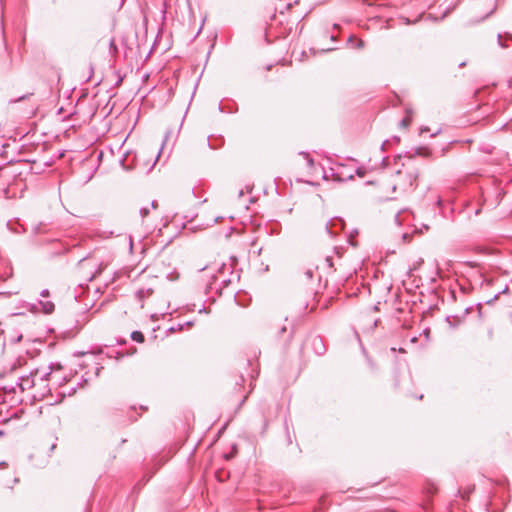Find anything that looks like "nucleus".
<instances>
[{"mask_svg": "<svg viewBox=\"0 0 512 512\" xmlns=\"http://www.w3.org/2000/svg\"><path fill=\"white\" fill-rule=\"evenodd\" d=\"M50 374V372H44L36 369L35 371L30 372L29 375H22L17 377L15 385H4L3 390L5 393H15L16 387H19L23 392L34 387L37 384V381H46Z\"/></svg>", "mask_w": 512, "mask_h": 512, "instance_id": "1", "label": "nucleus"}, {"mask_svg": "<svg viewBox=\"0 0 512 512\" xmlns=\"http://www.w3.org/2000/svg\"><path fill=\"white\" fill-rule=\"evenodd\" d=\"M332 176L334 180L344 182L353 179L354 174L352 169H348L346 165L339 164L335 168H332Z\"/></svg>", "mask_w": 512, "mask_h": 512, "instance_id": "2", "label": "nucleus"}, {"mask_svg": "<svg viewBox=\"0 0 512 512\" xmlns=\"http://www.w3.org/2000/svg\"><path fill=\"white\" fill-rule=\"evenodd\" d=\"M86 264H89L92 267L97 266V269L93 273H91L90 276L88 277L89 281H92L94 278H96L98 275H100L102 273L103 269L106 267V265L103 264V262L94 261V259H92V258L91 259L82 258L79 261V265L81 267H84Z\"/></svg>", "mask_w": 512, "mask_h": 512, "instance_id": "3", "label": "nucleus"}, {"mask_svg": "<svg viewBox=\"0 0 512 512\" xmlns=\"http://www.w3.org/2000/svg\"><path fill=\"white\" fill-rule=\"evenodd\" d=\"M40 304L42 306V310L44 313L49 314L54 311V303L51 301H40Z\"/></svg>", "mask_w": 512, "mask_h": 512, "instance_id": "4", "label": "nucleus"}, {"mask_svg": "<svg viewBox=\"0 0 512 512\" xmlns=\"http://www.w3.org/2000/svg\"><path fill=\"white\" fill-rule=\"evenodd\" d=\"M152 293H153V290H152L151 288H148V289H139V290L136 292V295H137V297H138L140 300H143L144 298L149 297Z\"/></svg>", "mask_w": 512, "mask_h": 512, "instance_id": "5", "label": "nucleus"}, {"mask_svg": "<svg viewBox=\"0 0 512 512\" xmlns=\"http://www.w3.org/2000/svg\"><path fill=\"white\" fill-rule=\"evenodd\" d=\"M131 339L138 343H143L145 340L144 334L141 331H133L131 333Z\"/></svg>", "mask_w": 512, "mask_h": 512, "instance_id": "6", "label": "nucleus"}, {"mask_svg": "<svg viewBox=\"0 0 512 512\" xmlns=\"http://www.w3.org/2000/svg\"><path fill=\"white\" fill-rule=\"evenodd\" d=\"M415 154L418 156L428 157L431 154V151L427 147H417L415 149Z\"/></svg>", "mask_w": 512, "mask_h": 512, "instance_id": "7", "label": "nucleus"}, {"mask_svg": "<svg viewBox=\"0 0 512 512\" xmlns=\"http://www.w3.org/2000/svg\"><path fill=\"white\" fill-rule=\"evenodd\" d=\"M336 225V223L334 221H331V222H327L325 224V230L330 234V235H334L336 234V232L333 230V227Z\"/></svg>", "mask_w": 512, "mask_h": 512, "instance_id": "8", "label": "nucleus"}, {"mask_svg": "<svg viewBox=\"0 0 512 512\" xmlns=\"http://www.w3.org/2000/svg\"><path fill=\"white\" fill-rule=\"evenodd\" d=\"M324 263H325V265H327V267H328L329 269H332V268H333V259H332V257L327 256V257L324 259Z\"/></svg>", "mask_w": 512, "mask_h": 512, "instance_id": "9", "label": "nucleus"}, {"mask_svg": "<svg viewBox=\"0 0 512 512\" xmlns=\"http://www.w3.org/2000/svg\"><path fill=\"white\" fill-rule=\"evenodd\" d=\"M149 214V209L147 207H143L140 209V215L142 218L147 217Z\"/></svg>", "mask_w": 512, "mask_h": 512, "instance_id": "10", "label": "nucleus"}, {"mask_svg": "<svg viewBox=\"0 0 512 512\" xmlns=\"http://www.w3.org/2000/svg\"><path fill=\"white\" fill-rule=\"evenodd\" d=\"M411 119L407 116L404 119L401 120L400 124L401 126H408L410 124Z\"/></svg>", "mask_w": 512, "mask_h": 512, "instance_id": "11", "label": "nucleus"}, {"mask_svg": "<svg viewBox=\"0 0 512 512\" xmlns=\"http://www.w3.org/2000/svg\"><path fill=\"white\" fill-rule=\"evenodd\" d=\"M355 173H356L358 176H360V177H363V176H364V174H365V172H364V170H363L362 168H357V169L355 170Z\"/></svg>", "mask_w": 512, "mask_h": 512, "instance_id": "12", "label": "nucleus"}, {"mask_svg": "<svg viewBox=\"0 0 512 512\" xmlns=\"http://www.w3.org/2000/svg\"><path fill=\"white\" fill-rule=\"evenodd\" d=\"M41 296L42 297H48L49 296V290L48 289H44L41 291Z\"/></svg>", "mask_w": 512, "mask_h": 512, "instance_id": "13", "label": "nucleus"}, {"mask_svg": "<svg viewBox=\"0 0 512 512\" xmlns=\"http://www.w3.org/2000/svg\"><path fill=\"white\" fill-rule=\"evenodd\" d=\"M382 165L384 167H386L388 165V158L387 157H384L383 160H382Z\"/></svg>", "mask_w": 512, "mask_h": 512, "instance_id": "14", "label": "nucleus"}, {"mask_svg": "<svg viewBox=\"0 0 512 512\" xmlns=\"http://www.w3.org/2000/svg\"><path fill=\"white\" fill-rule=\"evenodd\" d=\"M124 354L122 352L117 351L116 352V358H122Z\"/></svg>", "mask_w": 512, "mask_h": 512, "instance_id": "15", "label": "nucleus"}, {"mask_svg": "<svg viewBox=\"0 0 512 512\" xmlns=\"http://www.w3.org/2000/svg\"><path fill=\"white\" fill-rule=\"evenodd\" d=\"M157 206H158L157 201L154 200V201L151 202V207L152 208H156Z\"/></svg>", "mask_w": 512, "mask_h": 512, "instance_id": "16", "label": "nucleus"}, {"mask_svg": "<svg viewBox=\"0 0 512 512\" xmlns=\"http://www.w3.org/2000/svg\"><path fill=\"white\" fill-rule=\"evenodd\" d=\"M7 466L6 462H0V469L5 468Z\"/></svg>", "mask_w": 512, "mask_h": 512, "instance_id": "17", "label": "nucleus"}, {"mask_svg": "<svg viewBox=\"0 0 512 512\" xmlns=\"http://www.w3.org/2000/svg\"><path fill=\"white\" fill-rule=\"evenodd\" d=\"M126 342H127L126 339L118 340V344H121V345L126 344Z\"/></svg>", "mask_w": 512, "mask_h": 512, "instance_id": "18", "label": "nucleus"}, {"mask_svg": "<svg viewBox=\"0 0 512 512\" xmlns=\"http://www.w3.org/2000/svg\"><path fill=\"white\" fill-rule=\"evenodd\" d=\"M363 46H364V43H363V41L360 40L359 43H358V47L362 48Z\"/></svg>", "mask_w": 512, "mask_h": 512, "instance_id": "19", "label": "nucleus"}, {"mask_svg": "<svg viewBox=\"0 0 512 512\" xmlns=\"http://www.w3.org/2000/svg\"><path fill=\"white\" fill-rule=\"evenodd\" d=\"M481 213V208L475 210V215H479Z\"/></svg>", "mask_w": 512, "mask_h": 512, "instance_id": "20", "label": "nucleus"}, {"mask_svg": "<svg viewBox=\"0 0 512 512\" xmlns=\"http://www.w3.org/2000/svg\"><path fill=\"white\" fill-rule=\"evenodd\" d=\"M228 282H230V280H229V279H225V278H224V279H222V283L227 284Z\"/></svg>", "mask_w": 512, "mask_h": 512, "instance_id": "21", "label": "nucleus"}, {"mask_svg": "<svg viewBox=\"0 0 512 512\" xmlns=\"http://www.w3.org/2000/svg\"><path fill=\"white\" fill-rule=\"evenodd\" d=\"M285 331H286V327H285V326H283V327L280 329V333L282 334V333H284Z\"/></svg>", "mask_w": 512, "mask_h": 512, "instance_id": "22", "label": "nucleus"}, {"mask_svg": "<svg viewBox=\"0 0 512 512\" xmlns=\"http://www.w3.org/2000/svg\"><path fill=\"white\" fill-rule=\"evenodd\" d=\"M308 164H309L310 166H312V165H313V159H311V158H310V159L308 160Z\"/></svg>", "mask_w": 512, "mask_h": 512, "instance_id": "23", "label": "nucleus"}, {"mask_svg": "<svg viewBox=\"0 0 512 512\" xmlns=\"http://www.w3.org/2000/svg\"><path fill=\"white\" fill-rule=\"evenodd\" d=\"M386 143H387V141H385V142L382 144V146H381V149H382V150H384V149H385Z\"/></svg>", "mask_w": 512, "mask_h": 512, "instance_id": "24", "label": "nucleus"}, {"mask_svg": "<svg viewBox=\"0 0 512 512\" xmlns=\"http://www.w3.org/2000/svg\"><path fill=\"white\" fill-rule=\"evenodd\" d=\"M500 39H501V35H500V34H498V40H499V43H500V45H501V46H504V45L500 42Z\"/></svg>", "mask_w": 512, "mask_h": 512, "instance_id": "25", "label": "nucleus"}, {"mask_svg": "<svg viewBox=\"0 0 512 512\" xmlns=\"http://www.w3.org/2000/svg\"><path fill=\"white\" fill-rule=\"evenodd\" d=\"M337 223L340 225V228H342L343 224L341 220H338Z\"/></svg>", "mask_w": 512, "mask_h": 512, "instance_id": "26", "label": "nucleus"}, {"mask_svg": "<svg viewBox=\"0 0 512 512\" xmlns=\"http://www.w3.org/2000/svg\"><path fill=\"white\" fill-rule=\"evenodd\" d=\"M307 276H308V277H312V272H311V271H308V272H307Z\"/></svg>", "mask_w": 512, "mask_h": 512, "instance_id": "27", "label": "nucleus"}, {"mask_svg": "<svg viewBox=\"0 0 512 512\" xmlns=\"http://www.w3.org/2000/svg\"><path fill=\"white\" fill-rule=\"evenodd\" d=\"M395 220L399 223V214L396 215Z\"/></svg>", "mask_w": 512, "mask_h": 512, "instance_id": "28", "label": "nucleus"}, {"mask_svg": "<svg viewBox=\"0 0 512 512\" xmlns=\"http://www.w3.org/2000/svg\"><path fill=\"white\" fill-rule=\"evenodd\" d=\"M428 128L421 129V132L428 131Z\"/></svg>", "mask_w": 512, "mask_h": 512, "instance_id": "29", "label": "nucleus"}, {"mask_svg": "<svg viewBox=\"0 0 512 512\" xmlns=\"http://www.w3.org/2000/svg\"><path fill=\"white\" fill-rule=\"evenodd\" d=\"M399 352L404 353V352H405V350H404V349H402V348H400V349H399Z\"/></svg>", "mask_w": 512, "mask_h": 512, "instance_id": "30", "label": "nucleus"}, {"mask_svg": "<svg viewBox=\"0 0 512 512\" xmlns=\"http://www.w3.org/2000/svg\"><path fill=\"white\" fill-rule=\"evenodd\" d=\"M2 334H3V330H2V329H0V336H1Z\"/></svg>", "mask_w": 512, "mask_h": 512, "instance_id": "31", "label": "nucleus"}, {"mask_svg": "<svg viewBox=\"0 0 512 512\" xmlns=\"http://www.w3.org/2000/svg\"><path fill=\"white\" fill-rule=\"evenodd\" d=\"M2 434H3V432H2V431H0V435H2Z\"/></svg>", "mask_w": 512, "mask_h": 512, "instance_id": "32", "label": "nucleus"}]
</instances>
